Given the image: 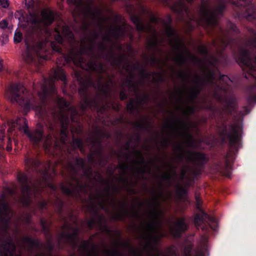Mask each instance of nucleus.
Returning a JSON list of instances; mask_svg holds the SVG:
<instances>
[{
  "label": "nucleus",
  "instance_id": "nucleus-30",
  "mask_svg": "<svg viewBox=\"0 0 256 256\" xmlns=\"http://www.w3.org/2000/svg\"><path fill=\"white\" fill-rule=\"evenodd\" d=\"M208 220V222H209L208 224L210 226L213 228L212 227L211 224L214 223V224H216V221L215 219L212 216H210L208 214H207L206 213L203 212L202 214V215L200 216V215L196 214L194 218V224L196 226H200L202 222L204 220ZM214 230H216V229L215 228H214Z\"/></svg>",
  "mask_w": 256,
  "mask_h": 256
},
{
  "label": "nucleus",
  "instance_id": "nucleus-2",
  "mask_svg": "<svg viewBox=\"0 0 256 256\" xmlns=\"http://www.w3.org/2000/svg\"><path fill=\"white\" fill-rule=\"evenodd\" d=\"M100 32L96 30L92 31L88 38V45L86 46L82 44L81 48L78 51L72 49L68 53V56H62L56 60L58 64H65L72 62L76 66L81 67L86 70H92L98 74V80L96 82H94L91 76L88 78L83 82H81L80 88L78 90V94L82 98L80 108L82 110H84L87 108L92 105L93 101L88 96L87 88L92 86L95 89L102 94L105 96H108L110 92L115 86L116 84L112 78L107 73L108 78L106 82H104L102 73L106 71V68L103 64L99 62L90 60L87 61L82 54H92L94 49V41L99 36Z\"/></svg>",
  "mask_w": 256,
  "mask_h": 256
},
{
  "label": "nucleus",
  "instance_id": "nucleus-8",
  "mask_svg": "<svg viewBox=\"0 0 256 256\" xmlns=\"http://www.w3.org/2000/svg\"><path fill=\"white\" fill-rule=\"evenodd\" d=\"M148 204L152 208L148 212L150 221L146 222L145 224L142 223V236L147 242L145 248L152 250V248L151 245L152 242H156L161 238L165 236L166 232L162 228V212L160 208L159 200H157V198H152Z\"/></svg>",
  "mask_w": 256,
  "mask_h": 256
},
{
  "label": "nucleus",
  "instance_id": "nucleus-10",
  "mask_svg": "<svg viewBox=\"0 0 256 256\" xmlns=\"http://www.w3.org/2000/svg\"><path fill=\"white\" fill-rule=\"evenodd\" d=\"M122 67L128 72L129 76L122 81L121 86L122 88L128 87L129 90L134 92L136 96V98H132L127 104V110L130 113L132 114L134 110L138 112L139 108L142 105L148 103L150 100L148 94L144 93L142 94H138L139 86L144 84L143 79L148 78L151 74H152L153 80L154 82H163L164 78V74L162 73L158 72L153 74L150 72L142 70L140 80L138 82H134L133 72H128V65L127 64H124Z\"/></svg>",
  "mask_w": 256,
  "mask_h": 256
},
{
  "label": "nucleus",
  "instance_id": "nucleus-29",
  "mask_svg": "<svg viewBox=\"0 0 256 256\" xmlns=\"http://www.w3.org/2000/svg\"><path fill=\"white\" fill-rule=\"evenodd\" d=\"M192 248L191 244L185 246L184 250L183 256H190V254ZM208 252V248L206 244H204L202 248H198L196 250V254L194 256H205Z\"/></svg>",
  "mask_w": 256,
  "mask_h": 256
},
{
  "label": "nucleus",
  "instance_id": "nucleus-61",
  "mask_svg": "<svg viewBox=\"0 0 256 256\" xmlns=\"http://www.w3.org/2000/svg\"><path fill=\"white\" fill-rule=\"evenodd\" d=\"M112 109H114V110H116V111L119 110L120 109V106L118 104L112 103Z\"/></svg>",
  "mask_w": 256,
  "mask_h": 256
},
{
  "label": "nucleus",
  "instance_id": "nucleus-60",
  "mask_svg": "<svg viewBox=\"0 0 256 256\" xmlns=\"http://www.w3.org/2000/svg\"><path fill=\"white\" fill-rule=\"evenodd\" d=\"M120 98L121 100H126L127 98V95L124 90H122L120 94Z\"/></svg>",
  "mask_w": 256,
  "mask_h": 256
},
{
  "label": "nucleus",
  "instance_id": "nucleus-50",
  "mask_svg": "<svg viewBox=\"0 0 256 256\" xmlns=\"http://www.w3.org/2000/svg\"><path fill=\"white\" fill-rule=\"evenodd\" d=\"M160 143L162 147L166 148L168 146L170 143V140L167 138H163L160 141Z\"/></svg>",
  "mask_w": 256,
  "mask_h": 256
},
{
  "label": "nucleus",
  "instance_id": "nucleus-6",
  "mask_svg": "<svg viewBox=\"0 0 256 256\" xmlns=\"http://www.w3.org/2000/svg\"><path fill=\"white\" fill-rule=\"evenodd\" d=\"M68 172V180L60 184L62 192L66 195L77 198L80 193L86 192L88 184L83 182L84 180H90L93 178L92 168L85 166V160L82 158H72L67 160L64 166Z\"/></svg>",
  "mask_w": 256,
  "mask_h": 256
},
{
  "label": "nucleus",
  "instance_id": "nucleus-21",
  "mask_svg": "<svg viewBox=\"0 0 256 256\" xmlns=\"http://www.w3.org/2000/svg\"><path fill=\"white\" fill-rule=\"evenodd\" d=\"M242 130V126L240 122H234L228 126V130L227 127L224 126L221 131V134L227 136L230 144L234 146L240 139Z\"/></svg>",
  "mask_w": 256,
  "mask_h": 256
},
{
  "label": "nucleus",
  "instance_id": "nucleus-16",
  "mask_svg": "<svg viewBox=\"0 0 256 256\" xmlns=\"http://www.w3.org/2000/svg\"><path fill=\"white\" fill-rule=\"evenodd\" d=\"M62 204L60 202L58 210L60 217L65 223L62 226V232L58 238V242L64 241L69 244H74L78 232L76 218L72 212H69L66 218L63 216L61 214Z\"/></svg>",
  "mask_w": 256,
  "mask_h": 256
},
{
  "label": "nucleus",
  "instance_id": "nucleus-7",
  "mask_svg": "<svg viewBox=\"0 0 256 256\" xmlns=\"http://www.w3.org/2000/svg\"><path fill=\"white\" fill-rule=\"evenodd\" d=\"M55 102L58 108L52 112V116L54 122H58L60 124L62 130L60 140H58L57 138L52 137L50 134H48L44 142L46 150H48L52 146H53L54 152H56L57 150L62 152L64 148L62 145L66 143V133L70 118L74 122H78L80 120L76 108L74 106L69 108L70 104L64 99L57 96Z\"/></svg>",
  "mask_w": 256,
  "mask_h": 256
},
{
  "label": "nucleus",
  "instance_id": "nucleus-46",
  "mask_svg": "<svg viewBox=\"0 0 256 256\" xmlns=\"http://www.w3.org/2000/svg\"><path fill=\"white\" fill-rule=\"evenodd\" d=\"M198 50L204 57L206 58L208 54V49L205 46L200 45L198 46Z\"/></svg>",
  "mask_w": 256,
  "mask_h": 256
},
{
  "label": "nucleus",
  "instance_id": "nucleus-35",
  "mask_svg": "<svg viewBox=\"0 0 256 256\" xmlns=\"http://www.w3.org/2000/svg\"><path fill=\"white\" fill-rule=\"evenodd\" d=\"M141 12L144 14H146L150 16V22L156 24L162 22L160 19L152 14L150 11L146 7H142L141 8Z\"/></svg>",
  "mask_w": 256,
  "mask_h": 256
},
{
  "label": "nucleus",
  "instance_id": "nucleus-3",
  "mask_svg": "<svg viewBox=\"0 0 256 256\" xmlns=\"http://www.w3.org/2000/svg\"><path fill=\"white\" fill-rule=\"evenodd\" d=\"M58 78L64 82L66 79L64 70L59 66L54 70V77L48 80V86H46V84L42 86V91L38 94L40 102L36 100L33 94H30L20 83L10 86L6 92V97L12 102L18 103L26 110H35L36 114L43 119L48 115L44 104L50 95L56 94L54 82Z\"/></svg>",
  "mask_w": 256,
  "mask_h": 256
},
{
  "label": "nucleus",
  "instance_id": "nucleus-39",
  "mask_svg": "<svg viewBox=\"0 0 256 256\" xmlns=\"http://www.w3.org/2000/svg\"><path fill=\"white\" fill-rule=\"evenodd\" d=\"M134 169L136 172L142 174L145 173H150V168L148 167L146 164L140 166V167L134 168Z\"/></svg>",
  "mask_w": 256,
  "mask_h": 256
},
{
  "label": "nucleus",
  "instance_id": "nucleus-44",
  "mask_svg": "<svg viewBox=\"0 0 256 256\" xmlns=\"http://www.w3.org/2000/svg\"><path fill=\"white\" fill-rule=\"evenodd\" d=\"M161 178L164 180H170L172 178V173L168 170L162 174Z\"/></svg>",
  "mask_w": 256,
  "mask_h": 256
},
{
  "label": "nucleus",
  "instance_id": "nucleus-4",
  "mask_svg": "<svg viewBox=\"0 0 256 256\" xmlns=\"http://www.w3.org/2000/svg\"><path fill=\"white\" fill-rule=\"evenodd\" d=\"M225 3L226 0H215L214 5H212L209 2L202 0L198 16L193 15L184 4V0H178L171 6V8L178 14V19L184 21L190 28L198 26L206 28L217 25L218 16L222 14L224 9Z\"/></svg>",
  "mask_w": 256,
  "mask_h": 256
},
{
  "label": "nucleus",
  "instance_id": "nucleus-27",
  "mask_svg": "<svg viewBox=\"0 0 256 256\" xmlns=\"http://www.w3.org/2000/svg\"><path fill=\"white\" fill-rule=\"evenodd\" d=\"M124 162H120L119 163L118 167L120 169V176L118 177V182H122L125 185H128V180L126 176L127 170L128 169V165L127 164L128 156L127 154H124Z\"/></svg>",
  "mask_w": 256,
  "mask_h": 256
},
{
  "label": "nucleus",
  "instance_id": "nucleus-5",
  "mask_svg": "<svg viewBox=\"0 0 256 256\" xmlns=\"http://www.w3.org/2000/svg\"><path fill=\"white\" fill-rule=\"evenodd\" d=\"M25 164L28 169L40 174L41 179L38 180L35 184L28 182L27 176L22 173L18 174V179L22 184V197L20 201L24 206H27L30 202L32 194L36 195L39 193L41 188L48 185L53 190L55 186L48 184V180L56 174L54 166L51 162H48L46 164H41L35 158L26 157Z\"/></svg>",
  "mask_w": 256,
  "mask_h": 256
},
{
  "label": "nucleus",
  "instance_id": "nucleus-51",
  "mask_svg": "<svg viewBox=\"0 0 256 256\" xmlns=\"http://www.w3.org/2000/svg\"><path fill=\"white\" fill-rule=\"evenodd\" d=\"M188 170V166H184L182 168L180 174V178L181 180L184 179L185 175L186 173V171Z\"/></svg>",
  "mask_w": 256,
  "mask_h": 256
},
{
  "label": "nucleus",
  "instance_id": "nucleus-53",
  "mask_svg": "<svg viewBox=\"0 0 256 256\" xmlns=\"http://www.w3.org/2000/svg\"><path fill=\"white\" fill-rule=\"evenodd\" d=\"M52 48L58 52H62V48L60 46V44H54V42H52L51 44Z\"/></svg>",
  "mask_w": 256,
  "mask_h": 256
},
{
  "label": "nucleus",
  "instance_id": "nucleus-18",
  "mask_svg": "<svg viewBox=\"0 0 256 256\" xmlns=\"http://www.w3.org/2000/svg\"><path fill=\"white\" fill-rule=\"evenodd\" d=\"M131 18L138 32H147L150 34L151 36L148 40V46L150 50L155 48L159 43H161L159 42L155 28L150 22L144 24L140 18L136 15L132 16Z\"/></svg>",
  "mask_w": 256,
  "mask_h": 256
},
{
  "label": "nucleus",
  "instance_id": "nucleus-56",
  "mask_svg": "<svg viewBox=\"0 0 256 256\" xmlns=\"http://www.w3.org/2000/svg\"><path fill=\"white\" fill-rule=\"evenodd\" d=\"M248 100L250 104H256V96H249L248 98Z\"/></svg>",
  "mask_w": 256,
  "mask_h": 256
},
{
  "label": "nucleus",
  "instance_id": "nucleus-17",
  "mask_svg": "<svg viewBox=\"0 0 256 256\" xmlns=\"http://www.w3.org/2000/svg\"><path fill=\"white\" fill-rule=\"evenodd\" d=\"M164 127L172 128L174 133L184 138L188 146H193V138L190 132V123L189 122L180 118H175L172 122L168 121Z\"/></svg>",
  "mask_w": 256,
  "mask_h": 256
},
{
  "label": "nucleus",
  "instance_id": "nucleus-34",
  "mask_svg": "<svg viewBox=\"0 0 256 256\" xmlns=\"http://www.w3.org/2000/svg\"><path fill=\"white\" fill-rule=\"evenodd\" d=\"M176 108L181 110L182 112L186 116H189L194 113L195 110V108L194 106L189 105L183 106L181 104H178L176 106Z\"/></svg>",
  "mask_w": 256,
  "mask_h": 256
},
{
  "label": "nucleus",
  "instance_id": "nucleus-54",
  "mask_svg": "<svg viewBox=\"0 0 256 256\" xmlns=\"http://www.w3.org/2000/svg\"><path fill=\"white\" fill-rule=\"evenodd\" d=\"M120 246L124 248H128L129 249L131 248L130 241L128 240H121Z\"/></svg>",
  "mask_w": 256,
  "mask_h": 256
},
{
  "label": "nucleus",
  "instance_id": "nucleus-40",
  "mask_svg": "<svg viewBox=\"0 0 256 256\" xmlns=\"http://www.w3.org/2000/svg\"><path fill=\"white\" fill-rule=\"evenodd\" d=\"M84 142L80 138H73L72 144L74 148H79L80 150H82V146Z\"/></svg>",
  "mask_w": 256,
  "mask_h": 256
},
{
  "label": "nucleus",
  "instance_id": "nucleus-22",
  "mask_svg": "<svg viewBox=\"0 0 256 256\" xmlns=\"http://www.w3.org/2000/svg\"><path fill=\"white\" fill-rule=\"evenodd\" d=\"M54 20V13L49 9H43L40 16H34L32 17L31 24L37 29H40L42 26H48L52 24Z\"/></svg>",
  "mask_w": 256,
  "mask_h": 256
},
{
  "label": "nucleus",
  "instance_id": "nucleus-14",
  "mask_svg": "<svg viewBox=\"0 0 256 256\" xmlns=\"http://www.w3.org/2000/svg\"><path fill=\"white\" fill-rule=\"evenodd\" d=\"M12 212L5 202L0 203V238L3 242V236L7 238L5 244L0 245V256H22L21 254H15L16 246L8 234V224ZM37 256H40V254Z\"/></svg>",
  "mask_w": 256,
  "mask_h": 256
},
{
  "label": "nucleus",
  "instance_id": "nucleus-26",
  "mask_svg": "<svg viewBox=\"0 0 256 256\" xmlns=\"http://www.w3.org/2000/svg\"><path fill=\"white\" fill-rule=\"evenodd\" d=\"M18 245L20 247V250H27L28 252L34 248H37L40 247V242L38 240L28 236L24 237L18 244Z\"/></svg>",
  "mask_w": 256,
  "mask_h": 256
},
{
  "label": "nucleus",
  "instance_id": "nucleus-57",
  "mask_svg": "<svg viewBox=\"0 0 256 256\" xmlns=\"http://www.w3.org/2000/svg\"><path fill=\"white\" fill-rule=\"evenodd\" d=\"M8 22L6 20H3L0 22V28L2 29H5L8 27Z\"/></svg>",
  "mask_w": 256,
  "mask_h": 256
},
{
  "label": "nucleus",
  "instance_id": "nucleus-38",
  "mask_svg": "<svg viewBox=\"0 0 256 256\" xmlns=\"http://www.w3.org/2000/svg\"><path fill=\"white\" fill-rule=\"evenodd\" d=\"M62 34L70 40H72L74 39V35L72 32L70 30L69 28L66 26H64L62 28Z\"/></svg>",
  "mask_w": 256,
  "mask_h": 256
},
{
  "label": "nucleus",
  "instance_id": "nucleus-47",
  "mask_svg": "<svg viewBox=\"0 0 256 256\" xmlns=\"http://www.w3.org/2000/svg\"><path fill=\"white\" fill-rule=\"evenodd\" d=\"M232 156V154L228 152L226 154V170H228L231 168V164L230 162V157Z\"/></svg>",
  "mask_w": 256,
  "mask_h": 256
},
{
  "label": "nucleus",
  "instance_id": "nucleus-31",
  "mask_svg": "<svg viewBox=\"0 0 256 256\" xmlns=\"http://www.w3.org/2000/svg\"><path fill=\"white\" fill-rule=\"evenodd\" d=\"M156 244H156V248L154 250L156 251V254L151 256H179L176 253V248L174 246H172L169 247L166 250V254L162 255V252L156 250Z\"/></svg>",
  "mask_w": 256,
  "mask_h": 256
},
{
  "label": "nucleus",
  "instance_id": "nucleus-1",
  "mask_svg": "<svg viewBox=\"0 0 256 256\" xmlns=\"http://www.w3.org/2000/svg\"><path fill=\"white\" fill-rule=\"evenodd\" d=\"M230 31L236 32H238L236 26L234 24H230V30L228 32L221 30L220 34L217 40L212 42L211 46L214 48L216 56H212L208 60L210 66H212V69H206L203 76L196 75L193 80L194 85L192 86L189 92H187L188 101L192 103L199 95L202 87L206 84H210L216 90L214 94V97L224 103L223 111L228 114H232L235 112L237 107L236 100L234 96H222V93H225V91L228 90L224 84H225L228 86L230 80L227 76L225 75L222 76L218 80H216L218 70L216 66L218 61V57L220 56L221 50L230 43V40L228 34Z\"/></svg>",
  "mask_w": 256,
  "mask_h": 256
},
{
  "label": "nucleus",
  "instance_id": "nucleus-52",
  "mask_svg": "<svg viewBox=\"0 0 256 256\" xmlns=\"http://www.w3.org/2000/svg\"><path fill=\"white\" fill-rule=\"evenodd\" d=\"M132 216L135 218H139L140 217V213L138 210L133 209L132 212L130 213L129 216L128 217Z\"/></svg>",
  "mask_w": 256,
  "mask_h": 256
},
{
  "label": "nucleus",
  "instance_id": "nucleus-43",
  "mask_svg": "<svg viewBox=\"0 0 256 256\" xmlns=\"http://www.w3.org/2000/svg\"><path fill=\"white\" fill-rule=\"evenodd\" d=\"M104 252L108 254L110 256H120V252L118 248L106 250H104Z\"/></svg>",
  "mask_w": 256,
  "mask_h": 256
},
{
  "label": "nucleus",
  "instance_id": "nucleus-33",
  "mask_svg": "<svg viewBox=\"0 0 256 256\" xmlns=\"http://www.w3.org/2000/svg\"><path fill=\"white\" fill-rule=\"evenodd\" d=\"M88 140L90 141L92 146L96 145L99 148V146H100V140L98 139H96V140H92L91 138H90ZM95 154L98 155L100 158L101 157V153L100 152L99 148L96 150V154H90L88 156V160L90 163H91V164L94 163V158L95 156Z\"/></svg>",
  "mask_w": 256,
  "mask_h": 256
},
{
  "label": "nucleus",
  "instance_id": "nucleus-64",
  "mask_svg": "<svg viewBox=\"0 0 256 256\" xmlns=\"http://www.w3.org/2000/svg\"><path fill=\"white\" fill-rule=\"evenodd\" d=\"M170 170H169L168 171L171 172L172 173V178H173L176 174V169L173 168L171 164L170 165Z\"/></svg>",
  "mask_w": 256,
  "mask_h": 256
},
{
  "label": "nucleus",
  "instance_id": "nucleus-41",
  "mask_svg": "<svg viewBox=\"0 0 256 256\" xmlns=\"http://www.w3.org/2000/svg\"><path fill=\"white\" fill-rule=\"evenodd\" d=\"M185 90L184 89H178L177 90L174 94V96H172L174 97V94H178V97L176 98V102L178 104H181L182 101V95L184 93Z\"/></svg>",
  "mask_w": 256,
  "mask_h": 256
},
{
  "label": "nucleus",
  "instance_id": "nucleus-32",
  "mask_svg": "<svg viewBox=\"0 0 256 256\" xmlns=\"http://www.w3.org/2000/svg\"><path fill=\"white\" fill-rule=\"evenodd\" d=\"M133 154L135 157V158L132 160V162L133 164H136L139 166L146 164L144 162V158L140 150H134Z\"/></svg>",
  "mask_w": 256,
  "mask_h": 256
},
{
  "label": "nucleus",
  "instance_id": "nucleus-20",
  "mask_svg": "<svg viewBox=\"0 0 256 256\" xmlns=\"http://www.w3.org/2000/svg\"><path fill=\"white\" fill-rule=\"evenodd\" d=\"M27 50L23 54L24 60L32 66L38 68L42 65L45 58L40 55L43 43H40L36 46L30 47L27 42H26Z\"/></svg>",
  "mask_w": 256,
  "mask_h": 256
},
{
  "label": "nucleus",
  "instance_id": "nucleus-55",
  "mask_svg": "<svg viewBox=\"0 0 256 256\" xmlns=\"http://www.w3.org/2000/svg\"><path fill=\"white\" fill-rule=\"evenodd\" d=\"M0 5L3 8H8L9 6L8 0H0Z\"/></svg>",
  "mask_w": 256,
  "mask_h": 256
},
{
  "label": "nucleus",
  "instance_id": "nucleus-11",
  "mask_svg": "<svg viewBox=\"0 0 256 256\" xmlns=\"http://www.w3.org/2000/svg\"><path fill=\"white\" fill-rule=\"evenodd\" d=\"M129 28V26L126 24L120 26L112 24L109 28L110 34L108 33L104 34L102 36V42L98 44L96 58H104L109 62L112 66L120 68L126 58L125 54H116L112 48H108L106 46L104 42L110 41L112 38H118L122 36Z\"/></svg>",
  "mask_w": 256,
  "mask_h": 256
},
{
  "label": "nucleus",
  "instance_id": "nucleus-19",
  "mask_svg": "<svg viewBox=\"0 0 256 256\" xmlns=\"http://www.w3.org/2000/svg\"><path fill=\"white\" fill-rule=\"evenodd\" d=\"M173 149L180 160L185 158L186 162H190L196 165H202L206 159L205 156L202 154L184 150L182 144L180 142L175 144L173 146Z\"/></svg>",
  "mask_w": 256,
  "mask_h": 256
},
{
  "label": "nucleus",
  "instance_id": "nucleus-13",
  "mask_svg": "<svg viewBox=\"0 0 256 256\" xmlns=\"http://www.w3.org/2000/svg\"><path fill=\"white\" fill-rule=\"evenodd\" d=\"M69 4L76 5V11H78V16L82 18V22L85 30L88 28L87 24L90 20L98 28L100 32L105 28L106 24L111 22L112 16H104L100 8L92 7L90 4L84 3L83 0H67Z\"/></svg>",
  "mask_w": 256,
  "mask_h": 256
},
{
  "label": "nucleus",
  "instance_id": "nucleus-37",
  "mask_svg": "<svg viewBox=\"0 0 256 256\" xmlns=\"http://www.w3.org/2000/svg\"><path fill=\"white\" fill-rule=\"evenodd\" d=\"M148 61L152 66H156L161 62V58L156 56L155 54H153L148 58Z\"/></svg>",
  "mask_w": 256,
  "mask_h": 256
},
{
  "label": "nucleus",
  "instance_id": "nucleus-12",
  "mask_svg": "<svg viewBox=\"0 0 256 256\" xmlns=\"http://www.w3.org/2000/svg\"><path fill=\"white\" fill-rule=\"evenodd\" d=\"M8 138H5L4 132L0 131V148L4 149L6 145V148L8 152L12 150V139L16 135V130L24 132L34 144H38L43 136V130L41 126L37 128L32 132H30L27 122L24 118H18L16 121L10 120L8 122Z\"/></svg>",
  "mask_w": 256,
  "mask_h": 256
},
{
  "label": "nucleus",
  "instance_id": "nucleus-24",
  "mask_svg": "<svg viewBox=\"0 0 256 256\" xmlns=\"http://www.w3.org/2000/svg\"><path fill=\"white\" fill-rule=\"evenodd\" d=\"M166 222L168 226L170 232L174 236L178 237L188 228V224L184 218H178L173 225L170 224V220L166 219Z\"/></svg>",
  "mask_w": 256,
  "mask_h": 256
},
{
  "label": "nucleus",
  "instance_id": "nucleus-9",
  "mask_svg": "<svg viewBox=\"0 0 256 256\" xmlns=\"http://www.w3.org/2000/svg\"><path fill=\"white\" fill-rule=\"evenodd\" d=\"M98 178L99 181L102 184L106 186L101 190H100L90 196L91 200L90 209L95 213L93 218L88 222V226L90 228H92L95 225L101 224L102 216L97 214V211L100 209H106L104 206L106 204H109L110 206H114L116 202V198L114 194L119 193L120 188L116 184L112 186H109L110 180L104 179L101 177L99 174H98Z\"/></svg>",
  "mask_w": 256,
  "mask_h": 256
},
{
  "label": "nucleus",
  "instance_id": "nucleus-42",
  "mask_svg": "<svg viewBox=\"0 0 256 256\" xmlns=\"http://www.w3.org/2000/svg\"><path fill=\"white\" fill-rule=\"evenodd\" d=\"M189 77V74L184 70H180L177 72V78L181 79L183 82H186Z\"/></svg>",
  "mask_w": 256,
  "mask_h": 256
},
{
  "label": "nucleus",
  "instance_id": "nucleus-48",
  "mask_svg": "<svg viewBox=\"0 0 256 256\" xmlns=\"http://www.w3.org/2000/svg\"><path fill=\"white\" fill-rule=\"evenodd\" d=\"M14 40L15 43L20 42L22 40V34L20 32H16Z\"/></svg>",
  "mask_w": 256,
  "mask_h": 256
},
{
  "label": "nucleus",
  "instance_id": "nucleus-45",
  "mask_svg": "<svg viewBox=\"0 0 256 256\" xmlns=\"http://www.w3.org/2000/svg\"><path fill=\"white\" fill-rule=\"evenodd\" d=\"M159 186L160 188V190H158L156 192L154 193L153 196L152 197L154 198H157V200H159L160 198L162 196V195H163V192L161 190L162 184H160Z\"/></svg>",
  "mask_w": 256,
  "mask_h": 256
},
{
  "label": "nucleus",
  "instance_id": "nucleus-36",
  "mask_svg": "<svg viewBox=\"0 0 256 256\" xmlns=\"http://www.w3.org/2000/svg\"><path fill=\"white\" fill-rule=\"evenodd\" d=\"M133 124L137 128H145L148 126L149 122L148 118L146 116H142L139 120L134 122Z\"/></svg>",
  "mask_w": 256,
  "mask_h": 256
},
{
  "label": "nucleus",
  "instance_id": "nucleus-59",
  "mask_svg": "<svg viewBox=\"0 0 256 256\" xmlns=\"http://www.w3.org/2000/svg\"><path fill=\"white\" fill-rule=\"evenodd\" d=\"M47 204H48V203H47L46 201V200L41 201L38 204V207L40 209L43 210L44 208H46Z\"/></svg>",
  "mask_w": 256,
  "mask_h": 256
},
{
  "label": "nucleus",
  "instance_id": "nucleus-58",
  "mask_svg": "<svg viewBox=\"0 0 256 256\" xmlns=\"http://www.w3.org/2000/svg\"><path fill=\"white\" fill-rule=\"evenodd\" d=\"M55 40L59 44H62L64 41L62 37L59 34L55 36Z\"/></svg>",
  "mask_w": 256,
  "mask_h": 256
},
{
  "label": "nucleus",
  "instance_id": "nucleus-63",
  "mask_svg": "<svg viewBox=\"0 0 256 256\" xmlns=\"http://www.w3.org/2000/svg\"><path fill=\"white\" fill-rule=\"evenodd\" d=\"M121 240L119 239H116L114 242V245L115 247L117 248L118 246H120Z\"/></svg>",
  "mask_w": 256,
  "mask_h": 256
},
{
  "label": "nucleus",
  "instance_id": "nucleus-49",
  "mask_svg": "<svg viewBox=\"0 0 256 256\" xmlns=\"http://www.w3.org/2000/svg\"><path fill=\"white\" fill-rule=\"evenodd\" d=\"M41 225L44 232H48L49 226L48 222L44 220H41Z\"/></svg>",
  "mask_w": 256,
  "mask_h": 256
},
{
  "label": "nucleus",
  "instance_id": "nucleus-28",
  "mask_svg": "<svg viewBox=\"0 0 256 256\" xmlns=\"http://www.w3.org/2000/svg\"><path fill=\"white\" fill-rule=\"evenodd\" d=\"M96 246L88 241L83 240L78 247V250L82 255L86 254L87 256H98L95 254Z\"/></svg>",
  "mask_w": 256,
  "mask_h": 256
},
{
  "label": "nucleus",
  "instance_id": "nucleus-15",
  "mask_svg": "<svg viewBox=\"0 0 256 256\" xmlns=\"http://www.w3.org/2000/svg\"><path fill=\"white\" fill-rule=\"evenodd\" d=\"M165 27V33L169 39V44L174 51L172 60L182 66L188 58L194 59L196 56L186 48L178 34L168 24L162 22Z\"/></svg>",
  "mask_w": 256,
  "mask_h": 256
},
{
  "label": "nucleus",
  "instance_id": "nucleus-62",
  "mask_svg": "<svg viewBox=\"0 0 256 256\" xmlns=\"http://www.w3.org/2000/svg\"><path fill=\"white\" fill-rule=\"evenodd\" d=\"M186 192L185 190L184 189H180V190H178V194L179 195V196L181 198L183 197V196H184V195H186Z\"/></svg>",
  "mask_w": 256,
  "mask_h": 256
},
{
  "label": "nucleus",
  "instance_id": "nucleus-25",
  "mask_svg": "<svg viewBox=\"0 0 256 256\" xmlns=\"http://www.w3.org/2000/svg\"><path fill=\"white\" fill-rule=\"evenodd\" d=\"M142 226H141V232L140 234V238L142 240V242L140 244V246L141 248H133L131 246V248H130V254L133 256H142V253L143 252H145L148 254L150 253L155 249L156 248V244L159 241L160 239H158L156 242H152L151 245L152 246V250H148V248H145V246L147 242L146 240L143 238H142Z\"/></svg>",
  "mask_w": 256,
  "mask_h": 256
},
{
  "label": "nucleus",
  "instance_id": "nucleus-23",
  "mask_svg": "<svg viewBox=\"0 0 256 256\" xmlns=\"http://www.w3.org/2000/svg\"><path fill=\"white\" fill-rule=\"evenodd\" d=\"M127 202H119L116 199V206H113L109 204H106L104 206L108 210L103 209L106 213L109 212V207L112 208L114 210L118 208L117 210H114L112 214V218L113 220H124L127 218L130 214Z\"/></svg>",
  "mask_w": 256,
  "mask_h": 256
}]
</instances>
